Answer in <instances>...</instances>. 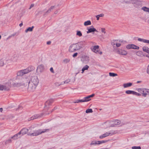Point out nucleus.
Instances as JSON below:
<instances>
[{"instance_id": "1", "label": "nucleus", "mask_w": 149, "mask_h": 149, "mask_svg": "<svg viewBox=\"0 0 149 149\" xmlns=\"http://www.w3.org/2000/svg\"><path fill=\"white\" fill-rule=\"evenodd\" d=\"M29 80L27 78L22 77L20 79L19 81L17 83L13 84L14 86H26L28 82V90L30 92L34 91L39 83V80L36 76H32L30 80L28 82Z\"/></svg>"}, {"instance_id": "2", "label": "nucleus", "mask_w": 149, "mask_h": 149, "mask_svg": "<svg viewBox=\"0 0 149 149\" xmlns=\"http://www.w3.org/2000/svg\"><path fill=\"white\" fill-rule=\"evenodd\" d=\"M49 131V129H45L43 130L39 129L35 131L33 133H29L28 135L31 136H36L42 133H44L46 132Z\"/></svg>"}, {"instance_id": "3", "label": "nucleus", "mask_w": 149, "mask_h": 149, "mask_svg": "<svg viewBox=\"0 0 149 149\" xmlns=\"http://www.w3.org/2000/svg\"><path fill=\"white\" fill-rule=\"evenodd\" d=\"M137 90L143 97H146L147 95H149V89L145 88H139Z\"/></svg>"}, {"instance_id": "4", "label": "nucleus", "mask_w": 149, "mask_h": 149, "mask_svg": "<svg viewBox=\"0 0 149 149\" xmlns=\"http://www.w3.org/2000/svg\"><path fill=\"white\" fill-rule=\"evenodd\" d=\"M10 87V84L9 83H6L4 85H0V90L8 91Z\"/></svg>"}, {"instance_id": "5", "label": "nucleus", "mask_w": 149, "mask_h": 149, "mask_svg": "<svg viewBox=\"0 0 149 149\" xmlns=\"http://www.w3.org/2000/svg\"><path fill=\"white\" fill-rule=\"evenodd\" d=\"M99 48V46L98 45H95L93 46L91 48V49L92 51L95 52L96 54H102V52L98 50Z\"/></svg>"}, {"instance_id": "6", "label": "nucleus", "mask_w": 149, "mask_h": 149, "mask_svg": "<svg viewBox=\"0 0 149 149\" xmlns=\"http://www.w3.org/2000/svg\"><path fill=\"white\" fill-rule=\"evenodd\" d=\"M126 48L128 49H139V47L134 44H129L126 46Z\"/></svg>"}, {"instance_id": "7", "label": "nucleus", "mask_w": 149, "mask_h": 149, "mask_svg": "<svg viewBox=\"0 0 149 149\" xmlns=\"http://www.w3.org/2000/svg\"><path fill=\"white\" fill-rule=\"evenodd\" d=\"M76 49L78 50L84 47V45L83 42H80L75 44Z\"/></svg>"}, {"instance_id": "8", "label": "nucleus", "mask_w": 149, "mask_h": 149, "mask_svg": "<svg viewBox=\"0 0 149 149\" xmlns=\"http://www.w3.org/2000/svg\"><path fill=\"white\" fill-rule=\"evenodd\" d=\"M69 51L70 52H74L77 51L75 44H72L70 45Z\"/></svg>"}, {"instance_id": "9", "label": "nucleus", "mask_w": 149, "mask_h": 149, "mask_svg": "<svg viewBox=\"0 0 149 149\" xmlns=\"http://www.w3.org/2000/svg\"><path fill=\"white\" fill-rule=\"evenodd\" d=\"M26 74L27 73L25 69L18 71L17 73V76L21 77Z\"/></svg>"}, {"instance_id": "10", "label": "nucleus", "mask_w": 149, "mask_h": 149, "mask_svg": "<svg viewBox=\"0 0 149 149\" xmlns=\"http://www.w3.org/2000/svg\"><path fill=\"white\" fill-rule=\"evenodd\" d=\"M91 27V28H90L87 29L88 30V31H86L87 33H89L95 31L96 32H98V31L95 28H94L93 26H92Z\"/></svg>"}, {"instance_id": "11", "label": "nucleus", "mask_w": 149, "mask_h": 149, "mask_svg": "<svg viewBox=\"0 0 149 149\" xmlns=\"http://www.w3.org/2000/svg\"><path fill=\"white\" fill-rule=\"evenodd\" d=\"M130 3H131L133 4L134 7L138 8L139 5V2L136 0H131Z\"/></svg>"}, {"instance_id": "12", "label": "nucleus", "mask_w": 149, "mask_h": 149, "mask_svg": "<svg viewBox=\"0 0 149 149\" xmlns=\"http://www.w3.org/2000/svg\"><path fill=\"white\" fill-rule=\"evenodd\" d=\"M28 131L29 130L28 129L26 128H24L22 129L19 132L20 133V134L22 136L24 135L27 133L28 132Z\"/></svg>"}, {"instance_id": "13", "label": "nucleus", "mask_w": 149, "mask_h": 149, "mask_svg": "<svg viewBox=\"0 0 149 149\" xmlns=\"http://www.w3.org/2000/svg\"><path fill=\"white\" fill-rule=\"evenodd\" d=\"M54 101L53 99H50L47 100L45 102V107H48V106L51 105Z\"/></svg>"}, {"instance_id": "14", "label": "nucleus", "mask_w": 149, "mask_h": 149, "mask_svg": "<svg viewBox=\"0 0 149 149\" xmlns=\"http://www.w3.org/2000/svg\"><path fill=\"white\" fill-rule=\"evenodd\" d=\"M22 136L20 134V133L19 132L17 134H15L13 136L11 137V139H13V140H16L18 138H20Z\"/></svg>"}, {"instance_id": "15", "label": "nucleus", "mask_w": 149, "mask_h": 149, "mask_svg": "<svg viewBox=\"0 0 149 149\" xmlns=\"http://www.w3.org/2000/svg\"><path fill=\"white\" fill-rule=\"evenodd\" d=\"M117 53L119 54L123 55H126L127 54V52L126 51L122 49L118 50Z\"/></svg>"}, {"instance_id": "16", "label": "nucleus", "mask_w": 149, "mask_h": 149, "mask_svg": "<svg viewBox=\"0 0 149 149\" xmlns=\"http://www.w3.org/2000/svg\"><path fill=\"white\" fill-rule=\"evenodd\" d=\"M89 60V57L87 56H83L81 59V61L84 63L86 62H88Z\"/></svg>"}, {"instance_id": "17", "label": "nucleus", "mask_w": 149, "mask_h": 149, "mask_svg": "<svg viewBox=\"0 0 149 149\" xmlns=\"http://www.w3.org/2000/svg\"><path fill=\"white\" fill-rule=\"evenodd\" d=\"M35 69V68L32 66H29L26 69H25L27 73H28L31 71L34 70Z\"/></svg>"}, {"instance_id": "18", "label": "nucleus", "mask_w": 149, "mask_h": 149, "mask_svg": "<svg viewBox=\"0 0 149 149\" xmlns=\"http://www.w3.org/2000/svg\"><path fill=\"white\" fill-rule=\"evenodd\" d=\"M120 123V121L118 120H115L114 122V124L111 125V127H113L115 125H118Z\"/></svg>"}, {"instance_id": "19", "label": "nucleus", "mask_w": 149, "mask_h": 149, "mask_svg": "<svg viewBox=\"0 0 149 149\" xmlns=\"http://www.w3.org/2000/svg\"><path fill=\"white\" fill-rule=\"evenodd\" d=\"M44 69V66L42 65H39L37 67V70H39L40 72H42Z\"/></svg>"}, {"instance_id": "20", "label": "nucleus", "mask_w": 149, "mask_h": 149, "mask_svg": "<svg viewBox=\"0 0 149 149\" xmlns=\"http://www.w3.org/2000/svg\"><path fill=\"white\" fill-rule=\"evenodd\" d=\"M115 134L113 130H111L109 132H106L104 134L105 135V136L106 137L110 135H112Z\"/></svg>"}, {"instance_id": "21", "label": "nucleus", "mask_w": 149, "mask_h": 149, "mask_svg": "<svg viewBox=\"0 0 149 149\" xmlns=\"http://www.w3.org/2000/svg\"><path fill=\"white\" fill-rule=\"evenodd\" d=\"M132 84L131 83H125L123 84V86L124 88H126L131 86Z\"/></svg>"}, {"instance_id": "22", "label": "nucleus", "mask_w": 149, "mask_h": 149, "mask_svg": "<svg viewBox=\"0 0 149 149\" xmlns=\"http://www.w3.org/2000/svg\"><path fill=\"white\" fill-rule=\"evenodd\" d=\"M89 66L87 65L84 66L82 69V73H83L84 72V71L85 70H87L89 68Z\"/></svg>"}, {"instance_id": "23", "label": "nucleus", "mask_w": 149, "mask_h": 149, "mask_svg": "<svg viewBox=\"0 0 149 149\" xmlns=\"http://www.w3.org/2000/svg\"><path fill=\"white\" fill-rule=\"evenodd\" d=\"M40 115L39 114H37L34 115L31 118V119L30 120H32L36 118H38L39 117H40Z\"/></svg>"}, {"instance_id": "24", "label": "nucleus", "mask_w": 149, "mask_h": 149, "mask_svg": "<svg viewBox=\"0 0 149 149\" xmlns=\"http://www.w3.org/2000/svg\"><path fill=\"white\" fill-rule=\"evenodd\" d=\"M120 1L123 3L129 4L130 3L129 0H120Z\"/></svg>"}, {"instance_id": "25", "label": "nucleus", "mask_w": 149, "mask_h": 149, "mask_svg": "<svg viewBox=\"0 0 149 149\" xmlns=\"http://www.w3.org/2000/svg\"><path fill=\"white\" fill-rule=\"evenodd\" d=\"M141 9L145 12L149 13V8H147L146 6H144L142 7Z\"/></svg>"}, {"instance_id": "26", "label": "nucleus", "mask_w": 149, "mask_h": 149, "mask_svg": "<svg viewBox=\"0 0 149 149\" xmlns=\"http://www.w3.org/2000/svg\"><path fill=\"white\" fill-rule=\"evenodd\" d=\"M91 21L89 20L85 22L84 23V25L85 26H87L88 25H91Z\"/></svg>"}, {"instance_id": "27", "label": "nucleus", "mask_w": 149, "mask_h": 149, "mask_svg": "<svg viewBox=\"0 0 149 149\" xmlns=\"http://www.w3.org/2000/svg\"><path fill=\"white\" fill-rule=\"evenodd\" d=\"M33 26H32V27H29L28 28L25 30V32L27 33L28 31H33Z\"/></svg>"}, {"instance_id": "28", "label": "nucleus", "mask_w": 149, "mask_h": 149, "mask_svg": "<svg viewBox=\"0 0 149 149\" xmlns=\"http://www.w3.org/2000/svg\"><path fill=\"white\" fill-rule=\"evenodd\" d=\"M83 99L84 102L89 101L91 100V99H90L88 96L84 97Z\"/></svg>"}, {"instance_id": "29", "label": "nucleus", "mask_w": 149, "mask_h": 149, "mask_svg": "<svg viewBox=\"0 0 149 149\" xmlns=\"http://www.w3.org/2000/svg\"><path fill=\"white\" fill-rule=\"evenodd\" d=\"M134 91L127 90L125 91V93L127 94H132L134 95Z\"/></svg>"}, {"instance_id": "30", "label": "nucleus", "mask_w": 149, "mask_h": 149, "mask_svg": "<svg viewBox=\"0 0 149 149\" xmlns=\"http://www.w3.org/2000/svg\"><path fill=\"white\" fill-rule=\"evenodd\" d=\"M142 49L144 52L147 53L148 50H149V48L147 47L144 46L143 47Z\"/></svg>"}, {"instance_id": "31", "label": "nucleus", "mask_w": 149, "mask_h": 149, "mask_svg": "<svg viewBox=\"0 0 149 149\" xmlns=\"http://www.w3.org/2000/svg\"><path fill=\"white\" fill-rule=\"evenodd\" d=\"M98 141L94 140L92 141L91 143V145H96L98 144Z\"/></svg>"}, {"instance_id": "32", "label": "nucleus", "mask_w": 149, "mask_h": 149, "mask_svg": "<svg viewBox=\"0 0 149 149\" xmlns=\"http://www.w3.org/2000/svg\"><path fill=\"white\" fill-rule=\"evenodd\" d=\"M76 35L79 37H81L82 36V33L81 31H77Z\"/></svg>"}, {"instance_id": "33", "label": "nucleus", "mask_w": 149, "mask_h": 149, "mask_svg": "<svg viewBox=\"0 0 149 149\" xmlns=\"http://www.w3.org/2000/svg\"><path fill=\"white\" fill-rule=\"evenodd\" d=\"M93 112V110L91 109H87L86 111V113H92Z\"/></svg>"}, {"instance_id": "34", "label": "nucleus", "mask_w": 149, "mask_h": 149, "mask_svg": "<svg viewBox=\"0 0 149 149\" xmlns=\"http://www.w3.org/2000/svg\"><path fill=\"white\" fill-rule=\"evenodd\" d=\"M84 102L83 99L82 100H76V101L74 102V103H78L79 102Z\"/></svg>"}, {"instance_id": "35", "label": "nucleus", "mask_w": 149, "mask_h": 149, "mask_svg": "<svg viewBox=\"0 0 149 149\" xmlns=\"http://www.w3.org/2000/svg\"><path fill=\"white\" fill-rule=\"evenodd\" d=\"M109 75L111 77H115L116 76H117V74H116L114 73H109Z\"/></svg>"}, {"instance_id": "36", "label": "nucleus", "mask_w": 149, "mask_h": 149, "mask_svg": "<svg viewBox=\"0 0 149 149\" xmlns=\"http://www.w3.org/2000/svg\"><path fill=\"white\" fill-rule=\"evenodd\" d=\"M146 39H144L142 38H138V40L139 41L142 42L144 43H145L146 41Z\"/></svg>"}, {"instance_id": "37", "label": "nucleus", "mask_w": 149, "mask_h": 149, "mask_svg": "<svg viewBox=\"0 0 149 149\" xmlns=\"http://www.w3.org/2000/svg\"><path fill=\"white\" fill-rule=\"evenodd\" d=\"M118 40H113L112 42H111V45L113 46V47H114L115 44H116V41H118Z\"/></svg>"}, {"instance_id": "38", "label": "nucleus", "mask_w": 149, "mask_h": 149, "mask_svg": "<svg viewBox=\"0 0 149 149\" xmlns=\"http://www.w3.org/2000/svg\"><path fill=\"white\" fill-rule=\"evenodd\" d=\"M70 61V59L68 58H66L64 59L63 60V62L65 63H68Z\"/></svg>"}, {"instance_id": "39", "label": "nucleus", "mask_w": 149, "mask_h": 149, "mask_svg": "<svg viewBox=\"0 0 149 149\" xmlns=\"http://www.w3.org/2000/svg\"><path fill=\"white\" fill-rule=\"evenodd\" d=\"M4 63L3 62V60L2 59L0 60V66L1 67L3 66Z\"/></svg>"}, {"instance_id": "40", "label": "nucleus", "mask_w": 149, "mask_h": 149, "mask_svg": "<svg viewBox=\"0 0 149 149\" xmlns=\"http://www.w3.org/2000/svg\"><path fill=\"white\" fill-rule=\"evenodd\" d=\"M107 142V141H98V145H99V144H100L102 143L106 142Z\"/></svg>"}, {"instance_id": "41", "label": "nucleus", "mask_w": 149, "mask_h": 149, "mask_svg": "<svg viewBox=\"0 0 149 149\" xmlns=\"http://www.w3.org/2000/svg\"><path fill=\"white\" fill-rule=\"evenodd\" d=\"M132 149H141V148L140 146H133L132 147Z\"/></svg>"}, {"instance_id": "42", "label": "nucleus", "mask_w": 149, "mask_h": 149, "mask_svg": "<svg viewBox=\"0 0 149 149\" xmlns=\"http://www.w3.org/2000/svg\"><path fill=\"white\" fill-rule=\"evenodd\" d=\"M134 95H136L139 96H141V93H137L136 92L134 91Z\"/></svg>"}, {"instance_id": "43", "label": "nucleus", "mask_w": 149, "mask_h": 149, "mask_svg": "<svg viewBox=\"0 0 149 149\" xmlns=\"http://www.w3.org/2000/svg\"><path fill=\"white\" fill-rule=\"evenodd\" d=\"M105 137H106L105 136V135L104 134L100 136H99V138L100 139H102L103 138H104Z\"/></svg>"}, {"instance_id": "44", "label": "nucleus", "mask_w": 149, "mask_h": 149, "mask_svg": "<svg viewBox=\"0 0 149 149\" xmlns=\"http://www.w3.org/2000/svg\"><path fill=\"white\" fill-rule=\"evenodd\" d=\"M116 45L117 47H119L120 46L121 44L120 43L117 42V41H116Z\"/></svg>"}, {"instance_id": "45", "label": "nucleus", "mask_w": 149, "mask_h": 149, "mask_svg": "<svg viewBox=\"0 0 149 149\" xmlns=\"http://www.w3.org/2000/svg\"><path fill=\"white\" fill-rule=\"evenodd\" d=\"M11 138L10 139H8L7 140L6 142V143H11L12 142V140H11Z\"/></svg>"}, {"instance_id": "46", "label": "nucleus", "mask_w": 149, "mask_h": 149, "mask_svg": "<svg viewBox=\"0 0 149 149\" xmlns=\"http://www.w3.org/2000/svg\"><path fill=\"white\" fill-rule=\"evenodd\" d=\"M78 55V53L77 52L74 53L72 57L74 58L76 57Z\"/></svg>"}, {"instance_id": "47", "label": "nucleus", "mask_w": 149, "mask_h": 149, "mask_svg": "<svg viewBox=\"0 0 149 149\" xmlns=\"http://www.w3.org/2000/svg\"><path fill=\"white\" fill-rule=\"evenodd\" d=\"M101 31L102 33H105L106 32L105 31V29L104 28H102L101 29Z\"/></svg>"}, {"instance_id": "48", "label": "nucleus", "mask_w": 149, "mask_h": 149, "mask_svg": "<svg viewBox=\"0 0 149 149\" xmlns=\"http://www.w3.org/2000/svg\"><path fill=\"white\" fill-rule=\"evenodd\" d=\"M147 72L149 74V64L148 65L146 70Z\"/></svg>"}, {"instance_id": "49", "label": "nucleus", "mask_w": 149, "mask_h": 149, "mask_svg": "<svg viewBox=\"0 0 149 149\" xmlns=\"http://www.w3.org/2000/svg\"><path fill=\"white\" fill-rule=\"evenodd\" d=\"M99 17H104V15L103 13H101L100 14V15H98Z\"/></svg>"}, {"instance_id": "50", "label": "nucleus", "mask_w": 149, "mask_h": 149, "mask_svg": "<svg viewBox=\"0 0 149 149\" xmlns=\"http://www.w3.org/2000/svg\"><path fill=\"white\" fill-rule=\"evenodd\" d=\"M8 116L9 117L8 118H12L14 117L13 115L11 114L8 115Z\"/></svg>"}, {"instance_id": "51", "label": "nucleus", "mask_w": 149, "mask_h": 149, "mask_svg": "<svg viewBox=\"0 0 149 149\" xmlns=\"http://www.w3.org/2000/svg\"><path fill=\"white\" fill-rule=\"evenodd\" d=\"M17 33H13V34H12V35H11V37H13V36H15V35L17 36L18 34L17 35Z\"/></svg>"}, {"instance_id": "52", "label": "nucleus", "mask_w": 149, "mask_h": 149, "mask_svg": "<svg viewBox=\"0 0 149 149\" xmlns=\"http://www.w3.org/2000/svg\"><path fill=\"white\" fill-rule=\"evenodd\" d=\"M51 10L49 8V9L45 13V14L49 13L51 12Z\"/></svg>"}, {"instance_id": "53", "label": "nucleus", "mask_w": 149, "mask_h": 149, "mask_svg": "<svg viewBox=\"0 0 149 149\" xmlns=\"http://www.w3.org/2000/svg\"><path fill=\"white\" fill-rule=\"evenodd\" d=\"M95 95V94H92L88 95V97H89L90 99H91V97H93Z\"/></svg>"}, {"instance_id": "54", "label": "nucleus", "mask_w": 149, "mask_h": 149, "mask_svg": "<svg viewBox=\"0 0 149 149\" xmlns=\"http://www.w3.org/2000/svg\"><path fill=\"white\" fill-rule=\"evenodd\" d=\"M70 81V80H67L65 81H64V83H68Z\"/></svg>"}, {"instance_id": "55", "label": "nucleus", "mask_w": 149, "mask_h": 149, "mask_svg": "<svg viewBox=\"0 0 149 149\" xmlns=\"http://www.w3.org/2000/svg\"><path fill=\"white\" fill-rule=\"evenodd\" d=\"M55 8L54 6H51L49 8L52 10L53 9Z\"/></svg>"}, {"instance_id": "56", "label": "nucleus", "mask_w": 149, "mask_h": 149, "mask_svg": "<svg viewBox=\"0 0 149 149\" xmlns=\"http://www.w3.org/2000/svg\"><path fill=\"white\" fill-rule=\"evenodd\" d=\"M50 70L51 72L52 73H54V70L53 68L52 67L50 68Z\"/></svg>"}, {"instance_id": "57", "label": "nucleus", "mask_w": 149, "mask_h": 149, "mask_svg": "<svg viewBox=\"0 0 149 149\" xmlns=\"http://www.w3.org/2000/svg\"><path fill=\"white\" fill-rule=\"evenodd\" d=\"M34 4H31V5L30 7L29 8V9H30L32 7H33L34 6Z\"/></svg>"}, {"instance_id": "58", "label": "nucleus", "mask_w": 149, "mask_h": 149, "mask_svg": "<svg viewBox=\"0 0 149 149\" xmlns=\"http://www.w3.org/2000/svg\"><path fill=\"white\" fill-rule=\"evenodd\" d=\"M96 17L97 18V20H98L99 19H100V17H99V16H98V15H97L96 16Z\"/></svg>"}, {"instance_id": "59", "label": "nucleus", "mask_w": 149, "mask_h": 149, "mask_svg": "<svg viewBox=\"0 0 149 149\" xmlns=\"http://www.w3.org/2000/svg\"><path fill=\"white\" fill-rule=\"evenodd\" d=\"M145 43H147L149 44V40H146Z\"/></svg>"}, {"instance_id": "60", "label": "nucleus", "mask_w": 149, "mask_h": 149, "mask_svg": "<svg viewBox=\"0 0 149 149\" xmlns=\"http://www.w3.org/2000/svg\"><path fill=\"white\" fill-rule=\"evenodd\" d=\"M141 52L140 51H138L136 52V54L138 55H139V54H140Z\"/></svg>"}, {"instance_id": "61", "label": "nucleus", "mask_w": 149, "mask_h": 149, "mask_svg": "<svg viewBox=\"0 0 149 149\" xmlns=\"http://www.w3.org/2000/svg\"><path fill=\"white\" fill-rule=\"evenodd\" d=\"M58 10H56V11H55L54 12V13L55 14H56L57 13H58Z\"/></svg>"}, {"instance_id": "62", "label": "nucleus", "mask_w": 149, "mask_h": 149, "mask_svg": "<svg viewBox=\"0 0 149 149\" xmlns=\"http://www.w3.org/2000/svg\"><path fill=\"white\" fill-rule=\"evenodd\" d=\"M11 37H11V35H10V36H9L8 37V38H7V40H8V39H10V38H11Z\"/></svg>"}, {"instance_id": "63", "label": "nucleus", "mask_w": 149, "mask_h": 149, "mask_svg": "<svg viewBox=\"0 0 149 149\" xmlns=\"http://www.w3.org/2000/svg\"><path fill=\"white\" fill-rule=\"evenodd\" d=\"M51 42L50 41H48L47 42V45H49L50 44Z\"/></svg>"}, {"instance_id": "64", "label": "nucleus", "mask_w": 149, "mask_h": 149, "mask_svg": "<svg viewBox=\"0 0 149 149\" xmlns=\"http://www.w3.org/2000/svg\"><path fill=\"white\" fill-rule=\"evenodd\" d=\"M22 25H23V24H22V23L20 24H19V26L20 27H21L22 26Z\"/></svg>"}]
</instances>
